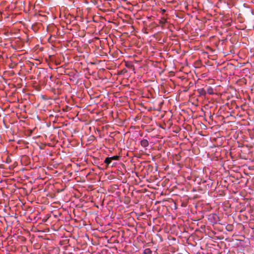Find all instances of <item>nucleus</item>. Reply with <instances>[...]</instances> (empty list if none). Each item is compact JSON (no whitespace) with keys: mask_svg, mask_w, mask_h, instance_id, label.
<instances>
[{"mask_svg":"<svg viewBox=\"0 0 254 254\" xmlns=\"http://www.w3.org/2000/svg\"><path fill=\"white\" fill-rule=\"evenodd\" d=\"M71 229L72 228H70V229ZM64 230H65L67 233V234L66 235L64 232V254H66L67 253L70 254L71 253L72 247H70L71 245L70 243L71 240L67 239V238L70 236V230H67L65 228H64Z\"/></svg>","mask_w":254,"mask_h":254,"instance_id":"nucleus-1","label":"nucleus"},{"mask_svg":"<svg viewBox=\"0 0 254 254\" xmlns=\"http://www.w3.org/2000/svg\"><path fill=\"white\" fill-rule=\"evenodd\" d=\"M148 141L146 139H143L140 141V145L143 147L148 146Z\"/></svg>","mask_w":254,"mask_h":254,"instance_id":"nucleus-2","label":"nucleus"},{"mask_svg":"<svg viewBox=\"0 0 254 254\" xmlns=\"http://www.w3.org/2000/svg\"><path fill=\"white\" fill-rule=\"evenodd\" d=\"M197 91L199 92V93L201 95H205L206 94V91L203 88L199 89L197 90Z\"/></svg>","mask_w":254,"mask_h":254,"instance_id":"nucleus-3","label":"nucleus"},{"mask_svg":"<svg viewBox=\"0 0 254 254\" xmlns=\"http://www.w3.org/2000/svg\"><path fill=\"white\" fill-rule=\"evenodd\" d=\"M111 161L112 160L110 159V157H107L105 159L104 163L107 165H109L111 163Z\"/></svg>","mask_w":254,"mask_h":254,"instance_id":"nucleus-4","label":"nucleus"},{"mask_svg":"<svg viewBox=\"0 0 254 254\" xmlns=\"http://www.w3.org/2000/svg\"><path fill=\"white\" fill-rule=\"evenodd\" d=\"M144 254H152V251L150 249L147 248L144 250Z\"/></svg>","mask_w":254,"mask_h":254,"instance_id":"nucleus-5","label":"nucleus"},{"mask_svg":"<svg viewBox=\"0 0 254 254\" xmlns=\"http://www.w3.org/2000/svg\"><path fill=\"white\" fill-rule=\"evenodd\" d=\"M120 158V156H112L111 157H110V159L111 160H119Z\"/></svg>","mask_w":254,"mask_h":254,"instance_id":"nucleus-6","label":"nucleus"},{"mask_svg":"<svg viewBox=\"0 0 254 254\" xmlns=\"http://www.w3.org/2000/svg\"><path fill=\"white\" fill-rule=\"evenodd\" d=\"M207 92L210 95H211V94H213V89L212 88H211V87H209L207 89Z\"/></svg>","mask_w":254,"mask_h":254,"instance_id":"nucleus-7","label":"nucleus"},{"mask_svg":"<svg viewBox=\"0 0 254 254\" xmlns=\"http://www.w3.org/2000/svg\"><path fill=\"white\" fill-rule=\"evenodd\" d=\"M166 22H167V20H166V19H165V18H163V19H162V20H160V24H165Z\"/></svg>","mask_w":254,"mask_h":254,"instance_id":"nucleus-8","label":"nucleus"},{"mask_svg":"<svg viewBox=\"0 0 254 254\" xmlns=\"http://www.w3.org/2000/svg\"><path fill=\"white\" fill-rule=\"evenodd\" d=\"M71 108H72L71 107L67 105V106H66V108H64V112L68 111L70 110Z\"/></svg>","mask_w":254,"mask_h":254,"instance_id":"nucleus-9","label":"nucleus"},{"mask_svg":"<svg viewBox=\"0 0 254 254\" xmlns=\"http://www.w3.org/2000/svg\"><path fill=\"white\" fill-rule=\"evenodd\" d=\"M70 2V3H66V4L67 5V6H71L73 3V0H68Z\"/></svg>","mask_w":254,"mask_h":254,"instance_id":"nucleus-10","label":"nucleus"},{"mask_svg":"<svg viewBox=\"0 0 254 254\" xmlns=\"http://www.w3.org/2000/svg\"><path fill=\"white\" fill-rule=\"evenodd\" d=\"M57 92H58V93L59 94H60V95L62 94V89H58V91Z\"/></svg>","mask_w":254,"mask_h":254,"instance_id":"nucleus-11","label":"nucleus"},{"mask_svg":"<svg viewBox=\"0 0 254 254\" xmlns=\"http://www.w3.org/2000/svg\"><path fill=\"white\" fill-rule=\"evenodd\" d=\"M64 78H66V77H65V74H66V75H67V77L69 76H68V74H67V73H66V72H65V71H64Z\"/></svg>","mask_w":254,"mask_h":254,"instance_id":"nucleus-12","label":"nucleus"},{"mask_svg":"<svg viewBox=\"0 0 254 254\" xmlns=\"http://www.w3.org/2000/svg\"><path fill=\"white\" fill-rule=\"evenodd\" d=\"M67 131H68L67 129H66L65 131L64 130V134H67Z\"/></svg>","mask_w":254,"mask_h":254,"instance_id":"nucleus-13","label":"nucleus"},{"mask_svg":"<svg viewBox=\"0 0 254 254\" xmlns=\"http://www.w3.org/2000/svg\"><path fill=\"white\" fill-rule=\"evenodd\" d=\"M56 64H59V63H57V62H56Z\"/></svg>","mask_w":254,"mask_h":254,"instance_id":"nucleus-14","label":"nucleus"},{"mask_svg":"<svg viewBox=\"0 0 254 254\" xmlns=\"http://www.w3.org/2000/svg\"><path fill=\"white\" fill-rule=\"evenodd\" d=\"M70 43V42H68V44H67V46H68V44Z\"/></svg>","mask_w":254,"mask_h":254,"instance_id":"nucleus-15","label":"nucleus"},{"mask_svg":"<svg viewBox=\"0 0 254 254\" xmlns=\"http://www.w3.org/2000/svg\"><path fill=\"white\" fill-rule=\"evenodd\" d=\"M69 175L71 174V173H69V172H67Z\"/></svg>","mask_w":254,"mask_h":254,"instance_id":"nucleus-16","label":"nucleus"}]
</instances>
